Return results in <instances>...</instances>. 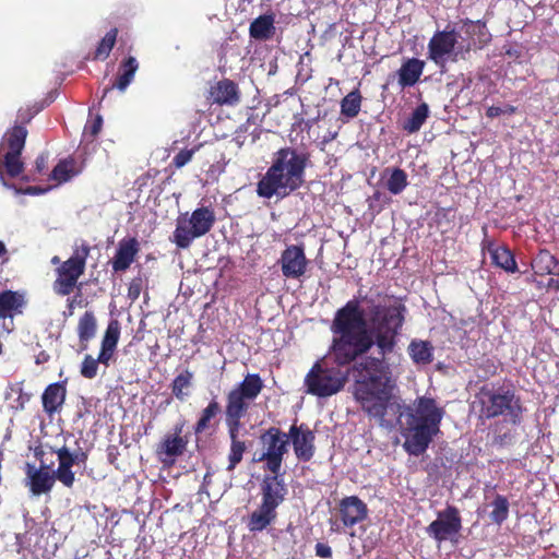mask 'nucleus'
Instances as JSON below:
<instances>
[{
	"label": "nucleus",
	"mask_w": 559,
	"mask_h": 559,
	"mask_svg": "<svg viewBox=\"0 0 559 559\" xmlns=\"http://www.w3.org/2000/svg\"><path fill=\"white\" fill-rule=\"evenodd\" d=\"M503 114V110L501 107L498 106H490L487 108L486 115L489 118H496Z\"/></svg>",
	"instance_id": "nucleus-47"
},
{
	"label": "nucleus",
	"mask_w": 559,
	"mask_h": 559,
	"mask_svg": "<svg viewBox=\"0 0 559 559\" xmlns=\"http://www.w3.org/2000/svg\"><path fill=\"white\" fill-rule=\"evenodd\" d=\"M199 146L193 148H183L173 158V164L177 168H181L186 166L193 157L194 153L198 151Z\"/></svg>",
	"instance_id": "nucleus-42"
},
{
	"label": "nucleus",
	"mask_w": 559,
	"mask_h": 559,
	"mask_svg": "<svg viewBox=\"0 0 559 559\" xmlns=\"http://www.w3.org/2000/svg\"><path fill=\"white\" fill-rule=\"evenodd\" d=\"M55 475V480L58 479L61 481L66 487H72L74 484V473L70 467L64 466H58V468L55 472H51Z\"/></svg>",
	"instance_id": "nucleus-41"
},
{
	"label": "nucleus",
	"mask_w": 559,
	"mask_h": 559,
	"mask_svg": "<svg viewBox=\"0 0 559 559\" xmlns=\"http://www.w3.org/2000/svg\"><path fill=\"white\" fill-rule=\"evenodd\" d=\"M360 107L361 95L358 90L352 91L341 100V114L348 119L355 118L359 114Z\"/></svg>",
	"instance_id": "nucleus-36"
},
{
	"label": "nucleus",
	"mask_w": 559,
	"mask_h": 559,
	"mask_svg": "<svg viewBox=\"0 0 559 559\" xmlns=\"http://www.w3.org/2000/svg\"><path fill=\"white\" fill-rule=\"evenodd\" d=\"M187 444L188 439L185 437L166 436L159 449V454L166 456L163 461L166 462L167 459L173 461L175 457L181 455L186 451Z\"/></svg>",
	"instance_id": "nucleus-30"
},
{
	"label": "nucleus",
	"mask_w": 559,
	"mask_h": 559,
	"mask_svg": "<svg viewBox=\"0 0 559 559\" xmlns=\"http://www.w3.org/2000/svg\"><path fill=\"white\" fill-rule=\"evenodd\" d=\"M397 411L403 448L411 455L423 454L440 431L444 408L432 397L419 396L412 404L397 405Z\"/></svg>",
	"instance_id": "nucleus-2"
},
{
	"label": "nucleus",
	"mask_w": 559,
	"mask_h": 559,
	"mask_svg": "<svg viewBox=\"0 0 559 559\" xmlns=\"http://www.w3.org/2000/svg\"><path fill=\"white\" fill-rule=\"evenodd\" d=\"M81 173L73 158L60 160L51 173V178L59 183L67 182Z\"/></svg>",
	"instance_id": "nucleus-32"
},
{
	"label": "nucleus",
	"mask_w": 559,
	"mask_h": 559,
	"mask_svg": "<svg viewBox=\"0 0 559 559\" xmlns=\"http://www.w3.org/2000/svg\"><path fill=\"white\" fill-rule=\"evenodd\" d=\"M138 69L139 62L134 57L129 56L128 58H126L120 64V73L117 78L116 83L111 87L105 88L104 94L102 96V100L105 98L107 93L112 88H117L120 92H124L128 88V86L133 82Z\"/></svg>",
	"instance_id": "nucleus-24"
},
{
	"label": "nucleus",
	"mask_w": 559,
	"mask_h": 559,
	"mask_svg": "<svg viewBox=\"0 0 559 559\" xmlns=\"http://www.w3.org/2000/svg\"><path fill=\"white\" fill-rule=\"evenodd\" d=\"M7 253V248H5V245L0 241V258Z\"/></svg>",
	"instance_id": "nucleus-53"
},
{
	"label": "nucleus",
	"mask_w": 559,
	"mask_h": 559,
	"mask_svg": "<svg viewBox=\"0 0 559 559\" xmlns=\"http://www.w3.org/2000/svg\"><path fill=\"white\" fill-rule=\"evenodd\" d=\"M138 251L139 243L135 238L121 240L112 260V269L116 272L126 271L134 261Z\"/></svg>",
	"instance_id": "nucleus-18"
},
{
	"label": "nucleus",
	"mask_w": 559,
	"mask_h": 559,
	"mask_svg": "<svg viewBox=\"0 0 559 559\" xmlns=\"http://www.w3.org/2000/svg\"><path fill=\"white\" fill-rule=\"evenodd\" d=\"M492 510L490 519L497 524H501L509 515V501L504 496L498 495L491 502Z\"/></svg>",
	"instance_id": "nucleus-37"
},
{
	"label": "nucleus",
	"mask_w": 559,
	"mask_h": 559,
	"mask_svg": "<svg viewBox=\"0 0 559 559\" xmlns=\"http://www.w3.org/2000/svg\"><path fill=\"white\" fill-rule=\"evenodd\" d=\"M503 114L513 115L516 110V108L512 105H507L504 108H502Z\"/></svg>",
	"instance_id": "nucleus-51"
},
{
	"label": "nucleus",
	"mask_w": 559,
	"mask_h": 559,
	"mask_svg": "<svg viewBox=\"0 0 559 559\" xmlns=\"http://www.w3.org/2000/svg\"><path fill=\"white\" fill-rule=\"evenodd\" d=\"M426 62L417 58L405 60L397 71L399 85L402 88L414 86L420 79Z\"/></svg>",
	"instance_id": "nucleus-19"
},
{
	"label": "nucleus",
	"mask_w": 559,
	"mask_h": 559,
	"mask_svg": "<svg viewBox=\"0 0 559 559\" xmlns=\"http://www.w3.org/2000/svg\"><path fill=\"white\" fill-rule=\"evenodd\" d=\"M288 442L293 444L294 453L298 461L309 462L316 453L314 432L305 424L292 425L288 432Z\"/></svg>",
	"instance_id": "nucleus-12"
},
{
	"label": "nucleus",
	"mask_w": 559,
	"mask_h": 559,
	"mask_svg": "<svg viewBox=\"0 0 559 559\" xmlns=\"http://www.w3.org/2000/svg\"><path fill=\"white\" fill-rule=\"evenodd\" d=\"M532 267L538 275H559L558 261L547 250H540L532 261Z\"/></svg>",
	"instance_id": "nucleus-28"
},
{
	"label": "nucleus",
	"mask_w": 559,
	"mask_h": 559,
	"mask_svg": "<svg viewBox=\"0 0 559 559\" xmlns=\"http://www.w3.org/2000/svg\"><path fill=\"white\" fill-rule=\"evenodd\" d=\"M481 249L487 252L492 264L501 267L508 273L518 271V265L512 252L504 246H498L492 240L485 238L481 242Z\"/></svg>",
	"instance_id": "nucleus-17"
},
{
	"label": "nucleus",
	"mask_w": 559,
	"mask_h": 559,
	"mask_svg": "<svg viewBox=\"0 0 559 559\" xmlns=\"http://www.w3.org/2000/svg\"><path fill=\"white\" fill-rule=\"evenodd\" d=\"M76 330L81 350H85L87 349L88 342L94 338L97 331V321L94 312L85 311L79 319Z\"/></svg>",
	"instance_id": "nucleus-26"
},
{
	"label": "nucleus",
	"mask_w": 559,
	"mask_h": 559,
	"mask_svg": "<svg viewBox=\"0 0 559 559\" xmlns=\"http://www.w3.org/2000/svg\"><path fill=\"white\" fill-rule=\"evenodd\" d=\"M462 528V520L459 510L453 506H448L438 513V518L432 521L427 533L438 543L452 540Z\"/></svg>",
	"instance_id": "nucleus-11"
},
{
	"label": "nucleus",
	"mask_w": 559,
	"mask_h": 559,
	"mask_svg": "<svg viewBox=\"0 0 559 559\" xmlns=\"http://www.w3.org/2000/svg\"><path fill=\"white\" fill-rule=\"evenodd\" d=\"M117 34V28H112L103 37V39L96 48L94 59L104 60L109 56L111 49L116 44Z\"/></svg>",
	"instance_id": "nucleus-38"
},
{
	"label": "nucleus",
	"mask_w": 559,
	"mask_h": 559,
	"mask_svg": "<svg viewBox=\"0 0 559 559\" xmlns=\"http://www.w3.org/2000/svg\"><path fill=\"white\" fill-rule=\"evenodd\" d=\"M215 221L214 210L210 206H200L191 213L180 214L176 219L171 241L178 248L187 249L195 239L206 235Z\"/></svg>",
	"instance_id": "nucleus-6"
},
{
	"label": "nucleus",
	"mask_w": 559,
	"mask_h": 559,
	"mask_svg": "<svg viewBox=\"0 0 559 559\" xmlns=\"http://www.w3.org/2000/svg\"><path fill=\"white\" fill-rule=\"evenodd\" d=\"M33 190H34L33 188H28L27 192L31 193V192H33Z\"/></svg>",
	"instance_id": "nucleus-55"
},
{
	"label": "nucleus",
	"mask_w": 559,
	"mask_h": 559,
	"mask_svg": "<svg viewBox=\"0 0 559 559\" xmlns=\"http://www.w3.org/2000/svg\"><path fill=\"white\" fill-rule=\"evenodd\" d=\"M281 269L286 278H300L305 275L308 260L302 246L290 245L281 255Z\"/></svg>",
	"instance_id": "nucleus-13"
},
{
	"label": "nucleus",
	"mask_w": 559,
	"mask_h": 559,
	"mask_svg": "<svg viewBox=\"0 0 559 559\" xmlns=\"http://www.w3.org/2000/svg\"><path fill=\"white\" fill-rule=\"evenodd\" d=\"M58 462L60 466L72 468L75 465L74 460L71 456V452L67 447H62L57 451Z\"/></svg>",
	"instance_id": "nucleus-43"
},
{
	"label": "nucleus",
	"mask_w": 559,
	"mask_h": 559,
	"mask_svg": "<svg viewBox=\"0 0 559 559\" xmlns=\"http://www.w3.org/2000/svg\"><path fill=\"white\" fill-rule=\"evenodd\" d=\"M406 307L397 301L373 305L368 321L360 301L348 300L332 321L333 341L326 356L318 359L304 379L307 394L324 399L341 392L347 380L345 366L368 353L373 346L381 357H366L356 366L358 378L354 396L362 409L383 427H391L385 418L394 380L384 361L393 353L405 321Z\"/></svg>",
	"instance_id": "nucleus-1"
},
{
	"label": "nucleus",
	"mask_w": 559,
	"mask_h": 559,
	"mask_svg": "<svg viewBox=\"0 0 559 559\" xmlns=\"http://www.w3.org/2000/svg\"><path fill=\"white\" fill-rule=\"evenodd\" d=\"M98 359L93 358L91 355H86L81 365V374L86 379H94L97 376Z\"/></svg>",
	"instance_id": "nucleus-40"
},
{
	"label": "nucleus",
	"mask_w": 559,
	"mask_h": 559,
	"mask_svg": "<svg viewBox=\"0 0 559 559\" xmlns=\"http://www.w3.org/2000/svg\"><path fill=\"white\" fill-rule=\"evenodd\" d=\"M26 305L24 294L13 290H3L0 293V319L13 318L22 313Z\"/></svg>",
	"instance_id": "nucleus-21"
},
{
	"label": "nucleus",
	"mask_w": 559,
	"mask_h": 559,
	"mask_svg": "<svg viewBox=\"0 0 559 559\" xmlns=\"http://www.w3.org/2000/svg\"><path fill=\"white\" fill-rule=\"evenodd\" d=\"M428 105L425 103L418 105L411 114V116L405 120L403 126L404 130H406L408 133L417 132L425 123L426 119L428 118Z\"/></svg>",
	"instance_id": "nucleus-35"
},
{
	"label": "nucleus",
	"mask_w": 559,
	"mask_h": 559,
	"mask_svg": "<svg viewBox=\"0 0 559 559\" xmlns=\"http://www.w3.org/2000/svg\"><path fill=\"white\" fill-rule=\"evenodd\" d=\"M384 171L390 174L385 182L386 189L395 195L403 192L408 185L406 173L399 167L386 168Z\"/></svg>",
	"instance_id": "nucleus-34"
},
{
	"label": "nucleus",
	"mask_w": 559,
	"mask_h": 559,
	"mask_svg": "<svg viewBox=\"0 0 559 559\" xmlns=\"http://www.w3.org/2000/svg\"><path fill=\"white\" fill-rule=\"evenodd\" d=\"M51 263H52V264H60V259H59V257H57V255H56V257H53V258L51 259Z\"/></svg>",
	"instance_id": "nucleus-54"
},
{
	"label": "nucleus",
	"mask_w": 559,
	"mask_h": 559,
	"mask_svg": "<svg viewBox=\"0 0 559 559\" xmlns=\"http://www.w3.org/2000/svg\"><path fill=\"white\" fill-rule=\"evenodd\" d=\"M262 453L259 462L272 474L281 472L284 455L287 453L288 436L278 428H270L261 436Z\"/></svg>",
	"instance_id": "nucleus-10"
},
{
	"label": "nucleus",
	"mask_w": 559,
	"mask_h": 559,
	"mask_svg": "<svg viewBox=\"0 0 559 559\" xmlns=\"http://www.w3.org/2000/svg\"><path fill=\"white\" fill-rule=\"evenodd\" d=\"M183 425H176L174 428V433L171 436H181Z\"/></svg>",
	"instance_id": "nucleus-52"
},
{
	"label": "nucleus",
	"mask_w": 559,
	"mask_h": 559,
	"mask_svg": "<svg viewBox=\"0 0 559 559\" xmlns=\"http://www.w3.org/2000/svg\"><path fill=\"white\" fill-rule=\"evenodd\" d=\"M341 520L346 527L362 522L368 515L367 504L357 496L343 498L338 503Z\"/></svg>",
	"instance_id": "nucleus-16"
},
{
	"label": "nucleus",
	"mask_w": 559,
	"mask_h": 559,
	"mask_svg": "<svg viewBox=\"0 0 559 559\" xmlns=\"http://www.w3.org/2000/svg\"><path fill=\"white\" fill-rule=\"evenodd\" d=\"M48 156L41 154L35 160V168L37 173H43L47 166Z\"/></svg>",
	"instance_id": "nucleus-46"
},
{
	"label": "nucleus",
	"mask_w": 559,
	"mask_h": 559,
	"mask_svg": "<svg viewBox=\"0 0 559 559\" xmlns=\"http://www.w3.org/2000/svg\"><path fill=\"white\" fill-rule=\"evenodd\" d=\"M287 488L283 476L273 474L265 476L261 484V502L277 509L285 500Z\"/></svg>",
	"instance_id": "nucleus-15"
},
{
	"label": "nucleus",
	"mask_w": 559,
	"mask_h": 559,
	"mask_svg": "<svg viewBox=\"0 0 559 559\" xmlns=\"http://www.w3.org/2000/svg\"><path fill=\"white\" fill-rule=\"evenodd\" d=\"M193 373L189 370H185L171 382V392L174 396L179 401H186L190 395V388L192 385Z\"/></svg>",
	"instance_id": "nucleus-33"
},
{
	"label": "nucleus",
	"mask_w": 559,
	"mask_h": 559,
	"mask_svg": "<svg viewBox=\"0 0 559 559\" xmlns=\"http://www.w3.org/2000/svg\"><path fill=\"white\" fill-rule=\"evenodd\" d=\"M408 354L417 365H427L432 361V346L426 341H412L408 345Z\"/></svg>",
	"instance_id": "nucleus-31"
},
{
	"label": "nucleus",
	"mask_w": 559,
	"mask_h": 559,
	"mask_svg": "<svg viewBox=\"0 0 559 559\" xmlns=\"http://www.w3.org/2000/svg\"><path fill=\"white\" fill-rule=\"evenodd\" d=\"M480 404V414L486 418L504 416L509 421L516 424L520 421L522 406L520 399L511 390L503 388L492 389L484 386L478 395Z\"/></svg>",
	"instance_id": "nucleus-7"
},
{
	"label": "nucleus",
	"mask_w": 559,
	"mask_h": 559,
	"mask_svg": "<svg viewBox=\"0 0 559 559\" xmlns=\"http://www.w3.org/2000/svg\"><path fill=\"white\" fill-rule=\"evenodd\" d=\"M24 471V484L33 496H40L51 491L55 485V475L47 467H36L32 463H26Z\"/></svg>",
	"instance_id": "nucleus-14"
},
{
	"label": "nucleus",
	"mask_w": 559,
	"mask_h": 559,
	"mask_svg": "<svg viewBox=\"0 0 559 559\" xmlns=\"http://www.w3.org/2000/svg\"><path fill=\"white\" fill-rule=\"evenodd\" d=\"M211 97L219 105L234 106L239 102V90L236 83L230 80H222L211 88Z\"/></svg>",
	"instance_id": "nucleus-22"
},
{
	"label": "nucleus",
	"mask_w": 559,
	"mask_h": 559,
	"mask_svg": "<svg viewBox=\"0 0 559 559\" xmlns=\"http://www.w3.org/2000/svg\"><path fill=\"white\" fill-rule=\"evenodd\" d=\"M90 247L83 242L75 247L73 254L57 269V278L53 290L61 296H67L74 289L78 280L84 273Z\"/></svg>",
	"instance_id": "nucleus-9"
},
{
	"label": "nucleus",
	"mask_w": 559,
	"mask_h": 559,
	"mask_svg": "<svg viewBox=\"0 0 559 559\" xmlns=\"http://www.w3.org/2000/svg\"><path fill=\"white\" fill-rule=\"evenodd\" d=\"M490 40L486 25L480 21L465 20L460 28L448 24L437 31L428 43V59L439 68L447 62L465 60L475 48H483Z\"/></svg>",
	"instance_id": "nucleus-3"
},
{
	"label": "nucleus",
	"mask_w": 559,
	"mask_h": 559,
	"mask_svg": "<svg viewBox=\"0 0 559 559\" xmlns=\"http://www.w3.org/2000/svg\"><path fill=\"white\" fill-rule=\"evenodd\" d=\"M120 336V324L117 320H111L105 331L102 341L100 353L97 357L98 361L105 366L109 365L110 359L116 350Z\"/></svg>",
	"instance_id": "nucleus-20"
},
{
	"label": "nucleus",
	"mask_w": 559,
	"mask_h": 559,
	"mask_svg": "<svg viewBox=\"0 0 559 559\" xmlns=\"http://www.w3.org/2000/svg\"><path fill=\"white\" fill-rule=\"evenodd\" d=\"M72 459L75 464H81L86 461V454L84 452L78 451L75 453H71Z\"/></svg>",
	"instance_id": "nucleus-48"
},
{
	"label": "nucleus",
	"mask_w": 559,
	"mask_h": 559,
	"mask_svg": "<svg viewBox=\"0 0 559 559\" xmlns=\"http://www.w3.org/2000/svg\"><path fill=\"white\" fill-rule=\"evenodd\" d=\"M275 19L273 14H263L250 23L249 34L255 40H269L275 34Z\"/></svg>",
	"instance_id": "nucleus-25"
},
{
	"label": "nucleus",
	"mask_w": 559,
	"mask_h": 559,
	"mask_svg": "<svg viewBox=\"0 0 559 559\" xmlns=\"http://www.w3.org/2000/svg\"><path fill=\"white\" fill-rule=\"evenodd\" d=\"M103 119L100 116H97L96 119L91 123L85 126V133H88L91 136H95L102 129Z\"/></svg>",
	"instance_id": "nucleus-45"
},
{
	"label": "nucleus",
	"mask_w": 559,
	"mask_h": 559,
	"mask_svg": "<svg viewBox=\"0 0 559 559\" xmlns=\"http://www.w3.org/2000/svg\"><path fill=\"white\" fill-rule=\"evenodd\" d=\"M320 119V115H318L317 117H313V118H310L308 119L305 124L307 128H311L314 123H317V121Z\"/></svg>",
	"instance_id": "nucleus-50"
},
{
	"label": "nucleus",
	"mask_w": 559,
	"mask_h": 559,
	"mask_svg": "<svg viewBox=\"0 0 559 559\" xmlns=\"http://www.w3.org/2000/svg\"><path fill=\"white\" fill-rule=\"evenodd\" d=\"M548 288H552L555 290H559V281L555 278H550L548 281Z\"/></svg>",
	"instance_id": "nucleus-49"
},
{
	"label": "nucleus",
	"mask_w": 559,
	"mask_h": 559,
	"mask_svg": "<svg viewBox=\"0 0 559 559\" xmlns=\"http://www.w3.org/2000/svg\"><path fill=\"white\" fill-rule=\"evenodd\" d=\"M222 408L216 397H213L207 406L202 409L200 417L194 426V433L201 435L207 429L214 427V419L221 413Z\"/></svg>",
	"instance_id": "nucleus-29"
},
{
	"label": "nucleus",
	"mask_w": 559,
	"mask_h": 559,
	"mask_svg": "<svg viewBox=\"0 0 559 559\" xmlns=\"http://www.w3.org/2000/svg\"><path fill=\"white\" fill-rule=\"evenodd\" d=\"M277 518V511L273 507L260 503L259 507L249 515L247 527L250 532H262L271 525Z\"/></svg>",
	"instance_id": "nucleus-23"
},
{
	"label": "nucleus",
	"mask_w": 559,
	"mask_h": 559,
	"mask_svg": "<svg viewBox=\"0 0 559 559\" xmlns=\"http://www.w3.org/2000/svg\"><path fill=\"white\" fill-rule=\"evenodd\" d=\"M66 388L60 383L49 384L43 393V406L46 413L53 414L63 404Z\"/></svg>",
	"instance_id": "nucleus-27"
},
{
	"label": "nucleus",
	"mask_w": 559,
	"mask_h": 559,
	"mask_svg": "<svg viewBox=\"0 0 559 559\" xmlns=\"http://www.w3.org/2000/svg\"><path fill=\"white\" fill-rule=\"evenodd\" d=\"M306 165V154L290 147L278 150L271 167L258 182V195L264 199L289 195L302 186Z\"/></svg>",
	"instance_id": "nucleus-5"
},
{
	"label": "nucleus",
	"mask_w": 559,
	"mask_h": 559,
	"mask_svg": "<svg viewBox=\"0 0 559 559\" xmlns=\"http://www.w3.org/2000/svg\"><path fill=\"white\" fill-rule=\"evenodd\" d=\"M264 384L258 373H248L226 396L225 424L230 439L227 471L235 469L242 460L246 444L238 436L242 428L241 419L247 415L251 404L259 396Z\"/></svg>",
	"instance_id": "nucleus-4"
},
{
	"label": "nucleus",
	"mask_w": 559,
	"mask_h": 559,
	"mask_svg": "<svg viewBox=\"0 0 559 559\" xmlns=\"http://www.w3.org/2000/svg\"><path fill=\"white\" fill-rule=\"evenodd\" d=\"M316 556L320 558H331L332 557V549L328 544L324 543H317L314 547Z\"/></svg>",
	"instance_id": "nucleus-44"
},
{
	"label": "nucleus",
	"mask_w": 559,
	"mask_h": 559,
	"mask_svg": "<svg viewBox=\"0 0 559 559\" xmlns=\"http://www.w3.org/2000/svg\"><path fill=\"white\" fill-rule=\"evenodd\" d=\"M5 400L13 409H22L26 399L22 394V389L19 385H11L5 392Z\"/></svg>",
	"instance_id": "nucleus-39"
},
{
	"label": "nucleus",
	"mask_w": 559,
	"mask_h": 559,
	"mask_svg": "<svg viewBox=\"0 0 559 559\" xmlns=\"http://www.w3.org/2000/svg\"><path fill=\"white\" fill-rule=\"evenodd\" d=\"M27 131L22 126H15L8 131L0 142V181L8 189H14L4 180V174L11 178L19 177L24 170L21 154L25 145Z\"/></svg>",
	"instance_id": "nucleus-8"
}]
</instances>
